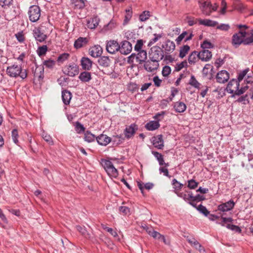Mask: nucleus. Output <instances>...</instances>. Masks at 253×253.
Masks as SVG:
<instances>
[{
	"label": "nucleus",
	"mask_w": 253,
	"mask_h": 253,
	"mask_svg": "<svg viewBox=\"0 0 253 253\" xmlns=\"http://www.w3.org/2000/svg\"><path fill=\"white\" fill-rule=\"evenodd\" d=\"M153 144L155 147L162 149L164 147V141L162 135H158L153 137Z\"/></svg>",
	"instance_id": "20"
},
{
	"label": "nucleus",
	"mask_w": 253,
	"mask_h": 253,
	"mask_svg": "<svg viewBox=\"0 0 253 253\" xmlns=\"http://www.w3.org/2000/svg\"><path fill=\"white\" fill-rule=\"evenodd\" d=\"M11 136H12V140H13V142L15 144H18V138L19 135H18V131L16 129H14L12 131Z\"/></svg>",
	"instance_id": "50"
},
{
	"label": "nucleus",
	"mask_w": 253,
	"mask_h": 253,
	"mask_svg": "<svg viewBox=\"0 0 253 253\" xmlns=\"http://www.w3.org/2000/svg\"><path fill=\"white\" fill-rule=\"evenodd\" d=\"M87 42L86 38L80 37L74 42V47L76 49L80 48L85 45Z\"/></svg>",
	"instance_id": "31"
},
{
	"label": "nucleus",
	"mask_w": 253,
	"mask_h": 253,
	"mask_svg": "<svg viewBox=\"0 0 253 253\" xmlns=\"http://www.w3.org/2000/svg\"><path fill=\"white\" fill-rule=\"evenodd\" d=\"M64 73L70 77H74L79 73V67L75 63L69 64L64 68Z\"/></svg>",
	"instance_id": "10"
},
{
	"label": "nucleus",
	"mask_w": 253,
	"mask_h": 253,
	"mask_svg": "<svg viewBox=\"0 0 253 253\" xmlns=\"http://www.w3.org/2000/svg\"><path fill=\"white\" fill-rule=\"evenodd\" d=\"M232 84H233V85L235 86L234 88H233V90H231V92H234V94L231 95L232 97H234L235 95H240L243 94L248 88V86H246L241 87V89H239V87L240 86V83H239V81H237L236 79L232 80V81L229 84V88L230 87V86L232 85Z\"/></svg>",
	"instance_id": "7"
},
{
	"label": "nucleus",
	"mask_w": 253,
	"mask_h": 253,
	"mask_svg": "<svg viewBox=\"0 0 253 253\" xmlns=\"http://www.w3.org/2000/svg\"><path fill=\"white\" fill-rule=\"evenodd\" d=\"M197 209L205 216H207L210 213L207 208L201 204L197 207Z\"/></svg>",
	"instance_id": "49"
},
{
	"label": "nucleus",
	"mask_w": 253,
	"mask_h": 253,
	"mask_svg": "<svg viewBox=\"0 0 253 253\" xmlns=\"http://www.w3.org/2000/svg\"><path fill=\"white\" fill-rule=\"evenodd\" d=\"M199 58L204 61H208L211 58V52L209 50H203L198 53Z\"/></svg>",
	"instance_id": "23"
},
{
	"label": "nucleus",
	"mask_w": 253,
	"mask_h": 253,
	"mask_svg": "<svg viewBox=\"0 0 253 253\" xmlns=\"http://www.w3.org/2000/svg\"><path fill=\"white\" fill-rule=\"evenodd\" d=\"M216 29L223 31H227L230 29V26L227 24H221L217 26Z\"/></svg>",
	"instance_id": "60"
},
{
	"label": "nucleus",
	"mask_w": 253,
	"mask_h": 253,
	"mask_svg": "<svg viewBox=\"0 0 253 253\" xmlns=\"http://www.w3.org/2000/svg\"><path fill=\"white\" fill-rule=\"evenodd\" d=\"M190 50V47L188 45H185L180 49L179 57L181 58L184 57Z\"/></svg>",
	"instance_id": "39"
},
{
	"label": "nucleus",
	"mask_w": 253,
	"mask_h": 253,
	"mask_svg": "<svg viewBox=\"0 0 253 253\" xmlns=\"http://www.w3.org/2000/svg\"><path fill=\"white\" fill-rule=\"evenodd\" d=\"M176 194L177 196L182 198L185 201L189 202V201H192V192L190 191L185 190L184 192L179 191V192H176Z\"/></svg>",
	"instance_id": "25"
},
{
	"label": "nucleus",
	"mask_w": 253,
	"mask_h": 253,
	"mask_svg": "<svg viewBox=\"0 0 253 253\" xmlns=\"http://www.w3.org/2000/svg\"><path fill=\"white\" fill-rule=\"evenodd\" d=\"M42 137L44 139V140L48 142L50 145H53V143L52 140V138L51 136L47 134H42Z\"/></svg>",
	"instance_id": "63"
},
{
	"label": "nucleus",
	"mask_w": 253,
	"mask_h": 253,
	"mask_svg": "<svg viewBox=\"0 0 253 253\" xmlns=\"http://www.w3.org/2000/svg\"><path fill=\"white\" fill-rule=\"evenodd\" d=\"M111 138V142L113 145L115 146H118L122 144L125 140V138L123 136L122 134L113 135Z\"/></svg>",
	"instance_id": "32"
},
{
	"label": "nucleus",
	"mask_w": 253,
	"mask_h": 253,
	"mask_svg": "<svg viewBox=\"0 0 253 253\" xmlns=\"http://www.w3.org/2000/svg\"><path fill=\"white\" fill-rule=\"evenodd\" d=\"M13 0H0V5L5 8L12 3Z\"/></svg>",
	"instance_id": "58"
},
{
	"label": "nucleus",
	"mask_w": 253,
	"mask_h": 253,
	"mask_svg": "<svg viewBox=\"0 0 253 253\" xmlns=\"http://www.w3.org/2000/svg\"><path fill=\"white\" fill-rule=\"evenodd\" d=\"M135 60L139 64L145 62L147 59V52L145 50H140L137 53V55H135Z\"/></svg>",
	"instance_id": "29"
},
{
	"label": "nucleus",
	"mask_w": 253,
	"mask_h": 253,
	"mask_svg": "<svg viewBox=\"0 0 253 253\" xmlns=\"http://www.w3.org/2000/svg\"><path fill=\"white\" fill-rule=\"evenodd\" d=\"M72 97L71 92L67 90L64 89L62 91V99L63 102L65 105H69L70 103L71 99Z\"/></svg>",
	"instance_id": "22"
},
{
	"label": "nucleus",
	"mask_w": 253,
	"mask_h": 253,
	"mask_svg": "<svg viewBox=\"0 0 253 253\" xmlns=\"http://www.w3.org/2000/svg\"><path fill=\"white\" fill-rule=\"evenodd\" d=\"M126 15L124 19V24H126L129 20L131 19L132 16V12L129 9L126 10Z\"/></svg>",
	"instance_id": "56"
},
{
	"label": "nucleus",
	"mask_w": 253,
	"mask_h": 253,
	"mask_svg": "<svg viewBox=\"0 0 253 253\" xmlns=\"http://www.w3.org/2000/svg\"><path fill=\"white\" fill-rule=\"evenodd\" d=\"M6 72L9 76L12 78L20 77L22 79H25L27 77L26 70H23L21 66L17 64L7 67Z\"/></svg>",
	"instance_id": "1"
},
{
	"label": "nucleus",
	"mask_w": 253,
	"mask_h": 253,
	"mask_svg": "<svg viewBox=\"0 0 253 253\" xmlns=\"http://www.w3.org/2000/svg\"><path fill=\"white\" fill-rule=\"evenodd\" d=\"M17 40L20 42H23L25 40L24 35L22 32H18L15 35Z\"/></svg>",
	"instance_id": "64"
},
{
	"label": "nucleus",
	"mask_w": 253,
	"mask_h": 253,
	"mask_svg": "<svg viewBox=\"0 0 253 253\" xmlns=\"http://www.w3.org/2000/svg\"><path fill=\"white\" fill-rule=\"evenodd\" d=\"M187 241L196 249H198V247H201V244L194 238H187Z\"/></svg>",
	"instance_id": "45"
},
{
	"label": "nucleus",
	"mask_w": 253,
	"mask_h": 253,
	"mask_svg": "<svg viewBox=\"0 0 253 253\" xmlns=\"http://www.w3.org/2000/svg\"><path fill=\"white\" fill-rule=\"evenodd\" d=\"M172 185H173V188L174 189V192L175 194H176V192H179V190L181 189L183 186V184L178 182L175 178L172 181Z\"/></svg>",
	"instance_id": "35"
},
{
	"label": "nucleus",
	"mask_w": 253,
	"mask_h": 253,
	"mask_svg": "<svg viewBox=\"0 0 253 253\" xmlns=\"http://www.w3.org/2000/svg\"><path fill=\"white\" fill-rule=\"evenodd\" d=\"M144 228L145 229L147 233L154 238H155L157 235H158V232L155 231L152 227L146 226Z\"/></svg>",
	"instance_id": "47"
},
{
	"label": "nucleus",
	"mask_w": 253,
	"mask_h": 253,
	"mask_svg": "<svg viewBox=\"0 0 253 253\" xmlns=\"http://www.w3.org/2000/svg\"><path fill=\"white\" fill-rule=\"evenodd\" d=\"M205 199L204 196L198 194L195 196L192 195V201H202Z\"/></svg>",
	"instance_id": "62"
},
{
	"label": "nucleus",
	"mask_w": 253,
	"mask_h": 253,
	"mask_svg": "<svg viewBox=\"0 0 253 253\" xmlns=\"http://www.w3.org/2000/svg\"><path fill=\"white\" fill-rule=\"evenodd\" d=\"M143 44V41L142 40H139L137 41L136 43L134 46V50L137 51H140L141 50V48Z\"/></svg>",
	"instance_id": "61"
},
{
	"label": "nucleus",
	"mask_w": 253,
	"mask_h": 253,
	"mask_svg": "<svg viewBox=\"0 0 253 253\" xmlns=\"http://www.w3.org/2000/svg\"><path fill=\"white\" fill-rule=\"evenodd\" d=\"M28 15L30 20L32 22H37L41 16V9L39 6L33 5L29 7Z\"/></svg>",
	"instance_id": "5"
},
{
	"label": "nucleus",
	"mask_w": 253,
	"mask_h": 253,
	"mask_svg": "<svg viewBox=\"0 0 253 253\" xmlns=\"http://www.w3.org/2000/svg\"><path fill=\"white\" fill-rule=\"evenodd\" d=\"M106 47L107 51L111 54H114L119 51L120 48L118 42L114 40L108 42Z\"/></svg>",
	"instance_id": "13"
},
{
	"label": "nucleus",
	"mask_w": 253,
	"mask_h": 253,
	"mask_svg": "<svg viewBox=\"0 0 253 253\" xmlns=\"http://www.w3.org/2000/svg\"><path fill=\"white\" fill-rule=\"evenodd\" d=\"M171 72V68L168 66H165L163 67L162 70V75L164 77H167Z\"/></svg>",
	"instance_id": "57"
},
{
	"label": "nucleus",
	"mask_w": 253,
	"mask_h": 253,
	"mask_svg": "<svg viewBox=\"0 0 253 253\" xmlns=\"http://www.w3.org/2000/svg\"><path fill=\"white\" fill-rule=\"evenodd\" d=\"M223 214H221V222H219V224L222 226H224L225 224L227 222H232L233 219L231 217H223Z\"/></svg>",
	"instance_id": "53"
},
{
	"label": "nucleus",
	"mask_w": 253,
	"mask_h": 253,
	"mask_svg": "<svg viewBox=\"0 0 253 253\" xmlns=\"http://www.w3.org/2000/svg\"><path fill=\"white\" fill-rule=\"evenodd\" d=\"M150 17V12L149 11H144L139 15V20L141 21H145L148 20Z\"/></svg>",
	"instance_id": "46"
},
{
	"label": "nucleus",
	"mask_w": 253,
	"mask_h": 253,
	"mask_svg": "<svg viewBox=\"0 0 253 253\" xmlns=\"http://www.w3.org/2000/svg\"><path fill=\"white\" fill-rule=\"evenodd\" d=\"M47 51V46L46 45H43L39 46L37 50V53L39 56L44 55Z\"/></svg>",
	"instance_id": "41"
},
{
	"label": "nucleus",
	"mask_w": 253,
	"mask_h": 253,
	"mask_svg": "<svg viewBox=\"0 0 253 253\" xmlns=\"http://www.w3.org/2000/svg\"><path fill=\"white\" fill-rule=\"evenodd\" d=\"M55 61H54L53 60H51V59H48V60H45L43 62L42 66H44L46 68H47L52 69L53 68V67L55 66Z\"/></svg>",
	"instance_id": "44"
},
{
	"label": "nucleus",
	"mask_w": 253,
	"mask_h": 253,
	"mask_svg": "<svg viewBox=\"0 0 253 253\" xmlns=\"http://www.w3.org/2000/svg\"><path fill=\"white\" fill-rule=\"evenodd\" d=\"M216 80L219 83H224L229 79V74L225 70H222L216 75Z\"/></svg>",
	"instance_id": "17"
},
{
	"label": "nucleus",
	"mask_w": 253,
	"mask_h": 253,
	"mask_svg": "<svg viewBox=\"0 0 253 253\" xmlns=\"http://www.w3.org/2000/svg\"><path fill=\"white\" fill-rule=\"evenodd\" d=\"M198 58H199L198 53L194 51L190 54L188 60L190 64H194Z\"/></svg>",
	"instance_id": "37"
},
{
	"label": "nucleus",
	"mask_w": 253,
	"mask_h": 253,
	"mask_svg": "<svg viewBox=\"0 0 253 253\" xmlns=\"http://www.w3.org/2000/svg\"><path fill=\"white\" fill-rule=\"evenodd\" d=\"M159 66V62L147 60L144 64V69L148 72H152L156 70Z\"/></svg>",
	"instance_id": "16"
},
{
	"label": "nucleus",
	"mask_w": 253,
	"mask_h": 253,
	"mask_svg": "<svg viewBox=\"0 0 253 253\" xmlns=\"http://www.w3.org/2000/svg\"><path fill=\"white\" fill-rule=\"evenodd\" d=\"M149 56L151 61L159 62L163 59L164 54L160 46L155 45L151 48Z\"/></svg>",
	"instance_id": "2"
},
{
	"label": "nucleus",
	"mask_w": 253,
	"mask_h": 253,
	"mask_svg": "<svg viewBox=\"0 0 253 253\" xmlns=\"http://www.w3.org/2000/svg\"><path fill=\"white\" fill-rule=\"evenodd\" d=\"M70 56V54L67 53H63L60 54L57 58V61L59 63H62L67 60Z\"/></svg>",
	"instance_id": "43"
},
{
	"label": "nucleus",
	"mask_w": 253,
	"mask_h": 253,
	"mask_svg": "<svg viewBox=\"0 0 253 253\" xmlns=\"http://www.w3.org/2000/svg\"><path fill=\"white\" fill-rule=\"evenodd\" d=\"M166 114L165 111H162L161 112H159L157 113L154 117L153 118L156 120V121H158L159 123L164 117V115Z\"/></svg>",
	"instance_id": "52"
},
{
	"label": "nucleus",
	"mask_w": 253,
	"mask_h": 253,
	"mask_svg": "<svg viewBox=\"0 0 253 253\" xmlns=\"http://www.w3.org/2000/svg\"><path fill=\"white\" fill-rule=\"evenodd\" d=\"M247 33L243 30H240L238 33L234 34L232 36V43L236 47L242 43L248 45L245 42Z\"/></svg>",
	"instance_id": "3"
},
{
	"label": "nucleus",
	"mask_w": 253,
	"mask_h": 253,
	"mask_svg": "<svg viewBox=\"0 0 253 253\" xmlns=\"http://www.w3.org/2000/svg\"><path fill=\"white\" fill-rule=\"evenodd\" d=\"M235 205V203L231 199L227 202L222 203L217 207L218 211L225 212L232 210Z\"/></svg>",
	"instance_id": "11"
},
{
	"label": "nucleus",
	"mask_w": 253,
	"mask_h": 253,
	"mask_svg": "<svg viewBox=\"0 0 253 253\" xmlns=\"http://www.w3.org/2000/svg\"><path fill=\"white\" fill-rule=\"evenodd\" d=\"M82 69L85 71H89L92 68V62L88 57H83L81 60Z\"/></svg>",
	"instance_id": "19"
},
{
	"label": "nucleus",
	"mask_w": 253,
	"mask_h": 253,
	"mask_svg": "<svg viewBox=\"0 0 253 253\" xmlns=\"http://www.w3.org/2000/svg\"><path fill=\"white\" fill-rule=\"evenodd\" d=\"M33 35L35 40L40 42H44L47 38V35L42 31L40 27H36L33 30Z\"/></svg>",
	"instance_id": "9"
},
{
	"label": "nucleus",
	"mask_w": 253,
	"mask_h": 253,
	"mask_svg": "<svg viewBox=\"0 0 253 253\" xmlns=\"http://www.w3.org/2000/svg\"><path fill=\"white\" fill-rule=\"evenodd\" d=\"M200 8L202 13L205 15H210L211 13V4L210 1L203 2L200 6Z\"/></svg>",
	"instance_id": "21"
},
{
	"label": "nucleus",
	"mask_w": 253,
	"mask_h": 253,
	"mask_svg": "<svg viewBox=\"0 0 253 253\" xmlns=\"http://www.w3.org/2000/svg\"><path fill=\"white\" fill-rule=\"evenodd\" d=\"M98 63L100 66L108 67L110 66L111 61L108 57L103 56L98 59Z\"/></svg>",
	"instance_id": "33"
},
{
	"label": "nucleus",
	"mask_w": 253,
	"mask_h": 253,
	"mask_svg": "<svg viewBox=\"0 0 253 253\" xmlns=\"http://www.w3.org/2000/svg\"><path fill=\"white\" fill-rule=\"evenodd\" d=\"M137 129V126L134 124H131L130 126L126 127L124 130L125 137L127 139L130 138L134 135Z\"/></svg>",
	"instance_id": "14"
},
{
	"label": "nucleus",
	"mask_w": 253,
	"mask_h": 253,
	"mask_svg": "<svg viewBox=\"0 0 253 253\" xmlns=\"http://www.w3.org/2000/svg\"><path fill=\"white\" fill-rule=\"evenodd\" d=\"M160 126L158 121H151L146 124L145 128L148 130L153 131L158 129Z\"/></svg>",
	"instance_id": "30"
},
{
	"label": "nucleus",
	"mask_w": 253,
	"mask_h": 253,
	"mask_svg": "<svg viewBox=\"0 0 253 253\" xmlns=\"http://www.w3.org/2000/svg\"><path fill=\"white\" fill-rule=\"evenodd\" d=\"M120 52L124 55H127L130 53L132 48L130 42L126 41H122L120 44Z\"/></svg>",
	"instance_id": "12"
},
{
	"label": "nucleus",
	"mask_w": 253,
	"mask_h": 253,
	"mask_svg": "<svg viewBox=\"0 0 253 253\" xmlns=\"http://www.w3.org/2000/svg\"><path fill=\"white\" fill-rule=\"evenodd\" d=\"M213 47V45L211 42H208L207 41H205L201 44V47L203 49V50H206V49L211 48Z\"/></svg>",
	"instance_id": "54"
},
{
	"label": "nucleus",
	"mask_w": 253,
	"mask_h": 253,
	"mask_svg": "<svg viewBox=\"0 0 253 253\" xmlns=\"http://www.w3.org/2000/svg\"><path fill=\"white\" fill-rule=\"evenodd\" d=\"M79 79L83 83L89 82L92 79L91 73L86 71L81 72Z\"/></svg>",
	"instance_id": "27"
},
{
	"label": "nucleus",
	"mask_w": 253,
	"mask_h": 253,
	"mask_svg": "<svg viewBox=\"0 0 253 253\" xmlns=\"http://www.w3.org/2000/svg\"><path fill=\"white\" fill-rule=\"evenodd\" d=\"M250 71L249 68H247L243 71L240 72L238 75V79L237 81H239V83L247 76L248 72Z\"/></svg>",
	"instance_id": "42"
},
{
	"label": "nucleus",
	"mask_w": 253,
	"mask_h": 253,
	"mask_svg": "<svg viewBox=\"0 0 253 253\" xmlns=\"http://www.w3.org/2000/svg\"><path fill=\"white\" fill-rule=\"evenodd\" d=\"M189 84L195 88L200 89L201 84L197 81L194 76L192 75L189 80Z\"/></svg>",
	"instance_id": "40"
},
{
	"label": "nucleus",
	"mask_w": 253,
	"mask_h": 253,
	"mask_svg": "<svg viewBox=\"0 0 253 253\" xmlns=\"http://www.w3.org/2000/svg\"><path fill=\"white\" fill-rule=\"evenodd\" d=\"M75 128L76 130L78 131V133H81L83 132L85 130V128L83 126L82 124H81L80 122H77L75 125Z\"/></svg>",
	"instance_id": "55"
},
{
	"label": "nucleus",
	"mask_w": 253,
	"mask_h": 253,
	"mask_svg": "<svg viewBox=\"0 0 253 253\" xmlns=\"http://www.w3.org/2000/svg\"><path fill=\"white\" fill-rule=\"evenodd\" d=\"M173 108L176 112L183 113L186 110L187 106L184 103L177 101L174 103Z\"/></svg>",
	"instance_id": "26"
},
{
	"label": "nucleus",
	"mask_w": 253,
	"mask_h": 253,
	"mask_svg": "<svg viewBox=\"0 0 253 253\" xmlns=\"http://www.w3.org/2000/svg\"><path fill=\"white\" fill-rule=\"evenodd\" d=\"M187 34L188 33L186 31L182 32L175 40L176 43L178 44H180V42L184 39Z\"/></svg>",
	"instance_id": "59"
},
{
	"label": "nucleus",
	"mask_w": 253,
	"mask_h": 253,
	"mask_svg": "<svg viewBox=\"0 0 253 253\" xmlns=\"http://www.w3.org/2000/svg\"><path fill=\"white\" fill-rule=\"evenodd\" d=\"M35 68L33 67L32 71L34 74V78L37 79L39 81L42 80L44 77V67L42 65L38 66L37 64H35Z\"/></svg>",
	"instance_id": "8"
},
{
	"label": "nucleus",
	"mask_w": 253,
	"mask_h": 253,
	"mask_svg": "<svg viewBox=\"0 0 253 253\" xmlns=\"http://www.w3.org/2000/svg\"><path fill=\"white\" fill-rule=\"evenodd\" d=\"M119 211L120 213L124 215L129 214L130 213L129 209L126 206H121L119 208Z\"/></svg>",
	"instance_id": "51"
},
{
	"label": "nucleus",
	"mask_w": 253,
	"mask_h": 253,
	"mask_svg": "<svg viewBox=\"0 0 253 253\" xmlns=\"http://www.w3.org/2000/svg\"><path fill=\"white\" fill-rule=\"evenodd\" d=\"M99 21L97 16H94L87 21L86 25L88 28L94 29L98 25Z\"/></svg>",
	"instance_id": "24"
},
{
	"label": "nucleus",
	"mask_w": 253,
	"mask_h": 253,
	"mask_svg": "<svg viewBox=\"0 0 253 253\" xmlns=\"http://www.w3.org/2000/svg\"><path fill=\"white\" fill-rule=\"evenodd\" d=\"M163 36V34H154V38H152L150 41L148 43V46H151L153 44L156 43L159 39H160Z\"/></svg>",
	"instance_id": "38"
},
{
	"label": "nucleus",
	"mask_w": 253,
	"mask_h": 253,
	"mask_svg": "<svg viewBox=\"0 0 253 253\" xmlns=\"http://www.w3.org/2000/svg\"><path fill=\"white\" fill-rule=\"evenodd\" d=\"M160 47L164 52V54L171 53L174 50L175 45L173 42L166 39L165 41L162 42Z\"/></svg>",
	"instance_id": "6"
},
{
	"label": "nucleus",
	"mask_w": 253,
	"mask_h": 253,
	"mask_svg": "<svg viewBox=\"0 0 253 253\" xmlns=\"http://www.w3.org/2000/svg\"><path fill=\"white\" fill-rule=\"evenodd\" d=\"M102 166L106 172L110 176L116 178L118 176V171L114 166L113 163L109 160H103Z\"/></svg>",
	"instance_id": "4"
},
{
	"label": "nucleus",
	"mask_w": 253,
	"mask_h": 253,
	"mask_svg": "<svg viewBox=\"0 0 253 253\" xmlns=\"http://www.w3.org/2000/svg\"><path fill=\"white\" fill-rule=\"evenodd\" d=\"M96 136L89 131H86L84 134V140L88 142H91L96 139Z\"/></svg>",
	"instance_id": "34"
},
{
	"label": "nucleus",
	"mask_w": 253,
	"mask_h": 253,
	"mask_svg": "<svg viewBox=\"0 0 253 253\" xmlns=\"http://www.w3.org/2000/svg\"><path fill=\"white\" fill-rule=\"evenodd\" d=\"M199 183L196 182L194 179H191L188 181V185L187 187L190 189H195L196 187H197Z\"/></svg>",
	"instance_id": "48"
},
{
	"label": "nucleus",
	"mask_w": 253,
	"mask_h": 253,
	"mask_svg": "<svg viewBox=\"0 0 253 253\" xmlns=\"http://www.w3.org/2000/svg\"><path fill=\"white\" fill-rule=\"evenodd\" d=\"M198 22L200 25L211 27H214L218 24L217 22L210 19H199Z\"/></svg>",
	"instance_id": "28"
},
{
	"label": "nucleus",
	"mask_w": 253,
	"mask_h": 253,
	"mask_svg": "<svg viewBox=\"0 0 253 253\" xmlns=\"http://www.w3.org/2000/svg\"><path fill=\"white\" fill-rule=\"evenodd\" d=\"M102 53V47L98 45H94L89 49V54L93 57H98Z\"/></svg>",
	"instance_id": "18"
},
{
	"label": "nucleus",
	"mask_w": 253,
	"mask_h": 253,
	"mask_svg": "<svg viewBox=\"0 0 253 253\" xmlns=\"http://www.w3.org/2000/svg\"><path fill=\"white\" fill-rule=\"evenodd\" d=\"M76 229L85 238H90V234L86 231V230L84 227H82L80 225H77V226H76Z\"/></svg>",
	"instance_id": "36"
},
{
	"label": "nucleus",
	"mask_w": 253,
	"mask_h": 253,
	"mask_svg": "<svg viewBox=\"0 0 253 253\" xmlns=\"http://www.w3.org/2000/svg\"><path fill=\"white\" fill-rule=\"evenodd\" d=\"M96 140L99 145L106 146L111 142L112 138L107 135L102 133L96 137Z\"/></svg>",
	"instance_id": "15"
}]
</instances>
